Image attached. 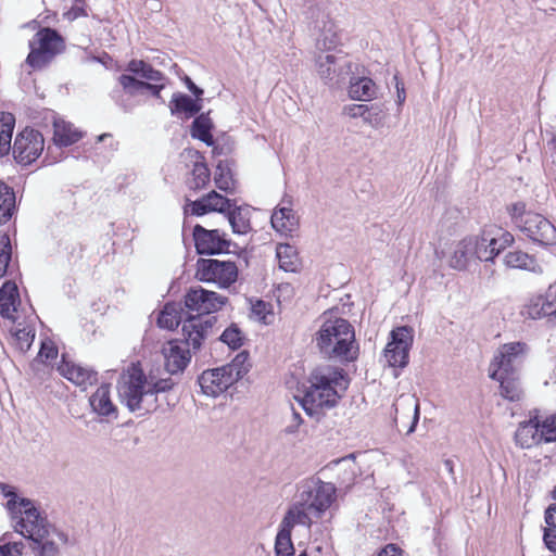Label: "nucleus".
<instances>
[{
  "label": "nucleus",
  "mask_w": 556,
  "mask_h": 556,
  "mask_svg": "<svg viewBox=\"0 0 556 556\" xmlns=\"http://www.w3.org/2000/svg\"><path fill=\"white\" fill-rule=\"evenodd\" d=\"M0 493L7 498L12 528L29 541L34 555L58 556L68 542L67 534L52 525L34 501L20 495L15 486L0 482Z\"/></svg>",
  "instance_id": "nucleus-1"
},
{
  "label": "nucleus",
  "mask_w": 556,
  "mask_h": 556,
  "mask_svg": "<svg viewBox=\"0 0 556 556\" xmlns=\"http://www.w3.org/2000/svg\"><path fill=\"white\" fill-rule=\"evenodd\" d=\"M172 379L147 375L138 364H131L122 375L117 391L122 403L132 413L144 415L156 410L157 394L169 391Z\"/></svg>",
  "instance_id": "nucleus-2"
},
{
  "label": "nucleus",
  "mask_w": 556,
  "mask_h": 556,
  "mask_svg": "<svg viewBox=\"0 0 556 556\" xmlns=\"http://www.w3.org/2000/svg\"><path fill=\"white\" fill-rule=\"evenodd\" d=\"M307 382L301 404L309 416H317L323 409L336 406L349 384L343 371L330 366L314 369Z\"/></svg>",
  "instance_id": "nucleus-3"
},
{
  "label": "nucleus",
  "mask_w": 556,
  "mask_h": 556,
  "mask_svg": "<svg viewBox=\"0 0 556 556\" xmlns=\"http://www.w3.org/2000/svg\"><path fill=\"white\" fill-rule=\"evenodd\" d=\"M318 329L314 341L319 352L329 358H340L346 362L356 359L358 345L355 331L349 320L324 313L318 319Z\"/></svg>",
  "instance_id": "nucleus-4"
},
{
  "label": "nucleus",
  "mask_w": 556,
  "mask_h": 556,
  "mask_svg": "<svg viewBox=\"0 0 556 556\" xmlns=\"http://www.w3.org/2000/svg\"><path fill=\"white\" fill-rule=\"evenodd\" d=\"M212 325V318L203 321L201 318L192 316L185 320L182 325L185 340H170L163 345L162 354L165 368L170 375L186 369L191 359L190 346L193 350L200 349Z\"/></svg>",
  "instance_id": "nucleus-5"
},
{
  "label": "nucleus",
  "mask_w": 556,
  "mask_h": 556,
  "mask_svg": "<svg viewBox=\"0 0 556 556\" xmlns=\"http://www.w3.org/2000/svg\"><path fill=\"white\" fill-rule=\"evenodd\" d=\"M126 71L132 75L122 74L118 77V84L126 94L134 97L148 90L153 97L162 99L161 91L165 88L166 78L160 71L137 59L127 63Z\"/></svg>",
  "instance_id": "nucleus-6"
},
{
  "label": "nucleus",
  "mask_w": 556,
  "mask_h": 556,
  "mask_svg": "<svg viewBox=\"0 0 556 556\" xmlns=\"http://www.w3.org/2000/svg\"><path fill=\"white\" fill-rule=\"evenodd\" d=\"M29 49L26 65L33 70H40L64 51L65 42L56 30L47 27L36 33L29 42Z\"/></svg>",
  "instance_id": "nucleus-7"
},
{
  "label": "nucleus",
  "mask_w": 556,
  "mask_h": 556,
  "mask_svg": "<svg viewBox=\"0 0 556 556\" xmlns=\"http://www.w3.org/2000/svg\"><path fill=\"white\" fill-rule=\"evenodd\" d=\"M528 348L523 342H509L501 345L491 361L490 378H503V375L518 374Z\"/></svg>",
  "instance_id": "nucleus-8"
},
{
  "label": "nucleus",
  "mask_w": 556,
  "mask_h": 556,
  "mask_svg": "<svg viewBox=\"0 0 556 556\" xmlns=\"http://www.w3.org/2000/svg\"><path fill=\"white\" fill-rule=\"evenodd\" d=\"M197 278L204 282H213L220 288H227L237 280L238 268L233 262L218 260H199Z\"/></svg>",
  "instance_id": "nucleus-9"
},
{
  "label": "nucleus",
  "mask_w": 556,
  "mask_h": 556,
  "mask_svg": "<svg viewBox=\"0 0 556 556\" xmlns=\"http://www.w3.org/2000/svg\"><path fill=\"white\" fill-rule=\"evenodd\" d=\"M413 330L406 326L397 327L390 333L383 356L391 367L404 368L408 364L409 350L413 345Z\"/></svg>",
  "instance_id": "nucleus-10"
},
{
  "label": "nucleus",
  "mask_w": 556,
  "mask_h": 556,
  "mask_svg": "<svg viewBox=\"0 0 556 556\" xmlns=\"http://www.w3.org/2000/svg\"><path fill=\"white\" fill-rule=\"evenodd\" d=\"M42 135L30 128H25L15 138L13 155L17 163L28 165L36 161L43 151Z\"/></svg>",
  "instance_id": "nucleus-11"
},
{
  "label": "nucleus",
  "mask_w": 556,
  "mask_h": 556,
  "mask_svg": "<svg viewBox=\"0 0 556 556\" xmlns=\"http://www.w3.org/2000/svg\"><path fill=\"white\" fill-rule=\"evenodd\" d=\"M299 497L318 519L334 502L336 486L330 482H320L314 489L301 492Z\"/></svg>",
  "instance_id": "nucleus-12"
},
{
  "label": "nucleus",
  "mask_w": 556,
  "mask_h": 556,
  "mask_svg": "<svg viewBox=\"0 0 556 556\" xmlns=\"http://www.w3.org/2000/svg\"><path fill=\"white\" fill-rule=\"evenodd\" d=\"M520 231L533 242L542 245L556 244V227L543 215L533 213L525 219Z\"/></svg>",
  "instance_id": "nucleus-13"
},
{
  "label": "nucleus",
  "mask_w": 556,
  "mask_h": 556,
  "mask_svg": "<svg viewBox=\"0 0 556 556\" xmlns=\"http://www.w3.org/2000/svg\"><path fill=\"white\" fill-rule=\"evenodd\" d=\"M195 249L199 254H219L229 251L230 242L218 229L207 230L197 225L193 229Z\"/></svg>",
  "instance_id": "nucleus-14"
},
{
  "label": "nucleus",
  "mask_w": 556,
  "mask_h": 556,
  "mask_svg": "<svg viewBox=\"0 0 556 556\" xmlns=\"http://www.w3.org/2000/svg\"><path fill=\"white\" fill-rule=\"evenodd\" d=\"M555 293L549 287L545 294H531L520 308V315L525 319L538 320L544 317L552 319V312L555 309Z\"/></svg>",
  "instance_id": "nucleus-15"
},
{
  "label": "nucleus",
  "mask_w": 556,
  "mask_h": 556,
  "mask_svg": "<svg viewBox=\"0 0 556 556\" xmlns=\"http://www.w3.org/2000/svg\"><path fill=\"white\" fill-rule=\"evenodd\" d=\"M394 408L397 427L406 429V434L413 433L419 420V400L413 394H402L394 403Z\"/></svg>",
  "instance_id": "nucleus-16"
},
{
  "label": "nucleus",
  "mask_w": 556,
  "mask_h": 556,
  "mask_svg": "<svg viewBox=\"0 0 556 556\" xmlns=\"http://www.w3.org/2000/svg\"><path fill=\"white\" fill-rule=\"evenodd\" d=\"M224 303L225 298L202 288L190 289L185 299L187 308L198 315H208L219 309Z\"/></svg>",
  "instance_id": "nucleus-17"
},
{
  "label": "nucleus",
  "mask_w": 556,
  "mask_h": 556,
  "mask_svg": "<svg viewBox=\"0 0 556 556\" xmlns=\"http://www.w3.org/2000/svg\"><path fill=\"white\" fill-rule=\"evenodd\" d=\"M233 377L222 366L203 371L199 377V384L204 394L216 397L236 382Z\"/></svg>",
  "instance_id": "nucleus-18"
},
{
  "label": "nucleus",
  "mask_w": 556,
  "mask_h": 556,
  "mask_svg": "<svg viewBox=\"0 0 556 556\" xmlns=\"http://www.w3.org/2000/svg\"><path fill=\"white\" fill-rule=\"evenodd\" d=\"M477 240L473 237H465L456 241L448 256V266L456 270H466L477 256Z\"/></svg>",
  "instance_id": "nucleus-19"
},
{
  "label": "nucleus",
  "mask_w": 556,
  "mask_h": 556,
  "mask_svg": "<svg viewBox=\"0 0 556 556\" xmlns=\"http://www.w3.org/2000/svg\"><path fill=\"white\" fill-rule=\"evenodd\" d=\"M316 67L323 80L332 81L336 77L344 79V75L351 70V64L344 58L319 53L316 56Z\"/></svg>",
  "instance_id": "nucleus-20"
},
{
  "label": "nucleus",
  "mask_w": 556,
  "mask_h": 556,
  "mask_svg": "<svg viewBox=\"0 0 556 556\" xmlns=\"http://www.w3.org/2000/svg\"><path fill=\"white\" fill-rule=\"evenodd\" d=\"M231 206L232 204L229 199L216 191H211L201 199L190 202L186 206V211L200 216L210 212L227 213Z\"/></svg>",
  "instance_id": "nucleus-21"
},
{
  "label": "nucleus",
  "mask_w": 556,
  "mask_h": 556,
  "mask_svg": "<svg viewBox=\"0 0 556 556\" xmlns=\"http://www.w3.org/2000/svg\"><path fill=\"white\" fill-rule=\"evenodd\" d=\"M314 519L315 517L313 514L299 497L288 508L279 526L291 532L295 526H304L307 529H311Z\"/></svg>",
  "instance_id": "nucleus-22"
},
{
  "label": "nucleus",
  "mask_w": 556,
  "mask_h": 556,
  "mask_svg": "<svg viewBox=\"0 0 556 556\" xmlns=\"http://www.w3.org/2000/svg\"><path fill=\"white\" fill-rule=\"evenodd\" d=\"M58 371L68 381L83 388L92 384L97 380V374L94 371L73 362H68L65 358H63L58 366Z\"/></svg>",
  "instance_id": "nucleus-23"
},
{
  "label": "nucleus",
  "mask_w": 556,
  "mask_h": 556,
  "mask_svg": "<svg viewBox=\"0 0 556 556\" xmlns=\"http://www.w3.org/2000/svg\"><path fill=\"white\" fill-rule=\"evenodd\" d=\"M92 412L108 418H117V408L111 400L109 384L100 386L89 399Z\"/></svg>",
  "instance_id": "nucleus-24"
},
{
  "label": "nucleus",
  "mask_w": 556,
  "mask_h": 556,
  "mask_svg": "<svg viewBox=\"0 0 556 556\" xmlns=\"http://www.w3.org/2000/svg\"><path fill=\"white\" fill-rule=\"evenodd\" d=\"M273 228L282 236H288L299 227V217L290 206L277 207L271 214Z\"/></svg>",
  "instance_id": "nucleus-25"
},
{
  "label": "nucleus",
  "mask_w": 556,
  "mask_h": 556,
  "mask_svg": "<svg viewBox=\"0 0 556 556\" xmlns=\"http://www.w3.org/2000/svg\"><path fill=\"white\" fill-rule=\"evenodd\" d=\"M494 230H496V226H490L484 228L480 235L472 236L477 240L476 260L488 262L492 261L498 254Z\"/></svg>",
  "instance_id": "nucleus-26"
},
{
  "label": "nucleus",
  "mask_w": 556,
  "mask_h": 556,
  "mask_svg": "<svg viewBox=\"0 0 556 556\" xmlns=\"http://www.w3.org/2000/svg\"><path fill=\"white\" fill-rule=\"evenodd\" d=\"M515 440L522 448H529L542 442V434H540V421L532 418L519 425Z\"/></svg>",
  "instance_id": "nucleus-27"
},
{
  "label": "nucleus",
  "mask_w": 556,
  "mask_h": 556,
  "mask_svg": "<svg viewBox=\"0 0 556 556\" xmlns=\"http://www.w3.org/2000/svg\"><path fill=\"white\" fill-rule=\"evenodd\" d=\"M378 94V87L371 78H353L349 86V96L357 101H371Z\"/></svg>",
  "instance_id": "nucleus-28"
},
{
  "label": "nucleus",
  "mask_w": 556,
  "mask_h": 556,
  "mask_svg": "<svg viewBox=\"0 0 556 556\" xmlns=\"http://www.w3.org/2000/svg\"><path fill=\"white\" fill-rule=\"evenodd\" d=\"M18 301V290L14 282L7 281L0 289V315L2 317L16 320V303Z\"/></svg>",
  "instance_id": "nucleus-29"
},
{
  "label": "nucleus",
  "mask_w": 556,
  "mask_h": 556,
  "mask_svg": "<svg viewBox=\"0 0 556 556\" xmlns=\"http://www.w3.org/2000/svg\"><path fill=\"white\" fill-rule=\"evenodd\" d=\"M53 140L55 144L67 147L77 142L81 138L79 132L74 126L61 117H55L53 121Z\"/></svg>",
  "instance_id": "nucleus-30"
},
{
  "label": "nucleus",
  "mask_w": 556,
  "mask_h": 556,
  "mask_svg": "<svg viewBox=\"0 0 556 556\" xmlns=\"http://www.w3.org/2000/svg\"><path fill=\"white\" fill-rule=\"evenodd\" d=\"M333 468L337 471L339 483L342 486H350L359 473V468L353 455L333 462Z\"/></svg>",
  "instance_id": "nucleus-31"
},
{
  "label": "nucleus",
  "mask_w": 556,
  "mask_h": 556,
  "mask_svg": "<svg viewBox=\"0 0 556 556\" xmlns=\"http://www.w3.org/2000/svg\"><path fill=\"white\" fill-rule=\"evenodd\" d=\"M500 382L501 395L511 402H518L523 397L518 374L503 375V378H492Z\"/></svg>",
  "instance_id": "nucleus-32"
},
{
  "label": "nucleus",
  "mask_w": 556,
  "mask_h": 556,
  "mask_svg": "<svg viewBox=\"0 0 556 556\" xmlns=\"http://www.w3.org/2000/svg\"><path fill=\"white\" fill-rule=\"evenodd\" d=\"M15 125L13 114L0 112V157L8 155L12 146V135Z\"/></svg>",
  "instance_id": "nucleus-33"
},
{
  "label": "nucleus",
  "mask_w": 556,
  "mask_h": 556,
  "mask_svg": "<svg viewBox=\"0 0 556 556\" xmlns=\"http://www.w3.org/2000/svg\"><path fill=\"white\" fill-rule=\"evenodd\" d=\"M276 256L279 267L289 273H294L299 268L298 252L294 247L288 243H279L276 248Z\"/></svg>",
  "instance_id": "nucleus-34"
},
{
  "label": "nucleus",
  "mask_w": 556,
  "mask_h": 556,
  "mask_svg": "<svg viewBox=\"0 0 556 556\" xmlns=\"http://www.w3.org/2000/svg\"><path fill=\"white\" fill-rule=\"evenodd\" d=\"M227 219L232 228L233 233L237 235H247L251 231V223H250V210L244 207H236L235 210H229L227 213Z\"/></svg>",
  "instance_id": "nucleus-35"
},
{
  "label": "nucleus",
  "mask_w": 556,
  "mask_h": 556,
  "mask_svg": "<svg viewBox=\"0 0 556 556\" xmlns=\"http://www.w3.org/2000/svg\"><path fill=\"white\" fill-rule=\"evenodd\" d=\"M504 264L509 268L527 269L536 271L539 265L536 260L522 251H510L504 256Z\"/></svg>",
  "instance_id": "nucleus-36"
},
{
  "label": "nucleus",
  "mask_w": 556,
  "mask_h": 556,
  "mask_svg": "<svg viewBox=\"0 0 556 556\" xmlns=\"http://www.w3.org/2000/svg\"><path fill=\"white\" fill-rule=\"evenodd\" d=\"M11 336L12 343L18 351L24 353L28 351L33 344L35 339V329L29 325L22 326V324L18 323L11 329Z\"/></svg>",
  "instance_id": "nucleus-37"
},
{
  "label": "nucleus",
  "mask_w": 556,
  "mask_h": 556,
  "mask_svg": "<svg viewBox=\"0 0 556 556\" xmlns=\"http://www.w3.org/2000/svg\"><path fill=\"white\" fill-rule=\"evenodd\" d=\"M182 308L179 303H168L161 311L157 317V325L161 328L172 330L181 321Z\"/></svg>",
  "instance_id": "nucleus-38"
},
{
  "label": "nucleus",
  "mask_w": 556,
  "mask_h": 556,
  "mask_svg": "<svg viewBox=\"0 0 556 556\" xmlns=\"http://www.w3.org/2000/svg\"><path fill=\"white\" fill-rule=\"evenodd\" d=\"M15 194L13 190L0 181V225L5 224L13 215Z\"/></svg>",
  "instance_id": "nucleus-39"
},
{
  "label": "nucleus",
  "mask_w": 556,
  "mask_h": 556,
  "mask_svg": "<svg viewBox=\"0 0 556 556\" xmlns=\"http://www.w3.org/2000/svg\"><path fill=\"white\" fill-rule=\"evenodd\" d=\"M212 122L205 114L198 116L192 124L191 135L193 138H198L207 146L214 143L213 136L211 134Z\"/></svg>",
  "instance_id": "nucleus-40"
},
{
  "label": "nucleus",
  "mask_w": 556,
  "mask_h": 556,
  "mask_svg": "<svg viewBox=\"0 0 556 556\" xmlns=\"http://www.w3.org/2000/svg\"><path fill=\"white\" fill-rule=\"evenodd\" d=\"M194 154L197 156V161L193 165L190 187L193 189H202L210 181V170L204 162L199 161L202 156L198 152H194Z\"/></svg>",
  "instance_id": "nucleus-41"
},
{
  "label": "nucleus",
  "mask_w": 556,
  "mask_h": 556,
  "mask_svg": "<svg viewBox=\"0 0 556 556\" xmlns=\"http://www.w3.org/2000/svg\"><path fill=\"white\" fill-rule=\"evenodd\" d=\"M223 367L227 370V372H230L232 376H235L233 380L237 382L250 369L249 354L247 352H240L236 355L231 363L224 365Z\"/></svg>",
  "instance_id": "nucleus-42"
},
{
  "label": "nucleus",
  "mask_w": 556,
  "mask_h": 556,
  "mask_svg": "<svg viewBox=\"0 0 556 556\" xmlns=\"http://www.w3.org/2000/svg\"><path fill=\"white\" fill-rule=\"evenodd\" d=\"M276 556H293L294 546L291 540V531L279 526L275 541Z\"/></svg>",
  "instance_id": "nucleus-43"
},
{
  "label": "nucleus",
  "mask_w": 556,
  "mask_h": 556,
  "mask_svg": "<svg viewBox=\"0 0 556 556\" xmlns=\"http://www.w3.org/2000/svg\"><path fill=\"white\" fill-rule=\"evenodd\" d=\"M172 103L174 104L172 113L184 112L188 117L197 114L201 110V105L186 94H175Z\"/></svg>",
  "instance_id": "nucleus-44"
},
{
  "label": "nucleus",
  "mask_w": 556,
  "mask_h": 556,
  "mask_svg": "<svg viewBox=\"0 0 556 556\" xmlns=\"http://www.w3.org/2000/svg\"><path fill=\"white\" fill-rule=\"evenodd\" d=\"M386 112L381 105L372 104L368 106L364 123L374 129L382 128L386 124Z\"/></svg>",
  "instance_id": "nucleus-45"
},
{
  "label": "nucleus",
  "mask_w": 556,
  "mask_h": 556,
  "mask_svg": "<svg viewBox=\"0 0 556 556\" xmlns=\"http://www.w3.org/2000/svg\"><path fill=\"white\" fill-rule=\"evenodd\" d=\"M214 181L218 189L229 191L233 188V179L227 164L219 163L216 167Z\"/></svg>",
  "instance_id": "nucleus-46"
},
{
  "label": "nucleus",
  "mask_w": 556,
  "mask_h": 556,
  "mask_svg": "<svg viewBox=\"0 0 556 556\" xmlns=\"http://www.w3.org/2000/svg\"><path fill=\"white\" fill-rule=\"evenodd\" d=\"M508 215L510 216L513 223L520 229L525 219H527L528 215L533 214V212L527 211V205L522 201H518L515 203H510L506 207Z\"/></svg>",
  "instance_id": "nucleus-47"
},
{
  "label": "nucleus",
  "mask_w": 556,
  "mask_h": 556,
  "mask_svg": "<svg viewBox=\"0 0 556 556\" xmlns=\"http://www.w3.org/2000/svg\"><path fill=\"white\" fill-rule=\"evenodd\" d=\"M58 349L54 343L50 340L42 341L37 358L34 361V365L42 363L46 366L51 365L58 357Z\"/></svg>",
  "instance_id": "nucleus-48"
},
{
  "label": "nucleus",
  "mask_w": 556,
  "mask_h": 556,
  "mask_svg": "<svg viewBox=\"0 0 556 556\" xmlns=\"http://www.w3.org/2000/svg\"><path fill=\"white\" fill-rule=\"evenodd\" d=\"M220 340L230 349H239L243 343V336L237 326H230L224 330Z\"/></svg>",
  "instance_id": "nucleus-49"
},
{
  "label": "nucleus",
  "mask_w": 556,
  "mask_h": 556,
  "mask_svg": "<svg viewBox=\"0 0 556 556\" xmlns=\"http://www.w3.org/2000/svg\"><path fill=\"white\" fill-rule=\"evenodd\" d=\"M540 434H542V442L556 441V415L540 422Z\"/></svg>",
  "instance_id": "nucleus-50"
},
{
  "label": "nucleus",
  "mask_w": 556,
  "mask_h": 556,
  "mask_svg": "<svg viewBox=\"0 0 556 556\" xmlns=\"http://www.w3.org/2000/svg\"><path fill=\"white\" fill-rule=\"evenodd\" d=\"M11 260V244L7 235L0 237V276H4Z\"/></svg>",
  "instance_id": "nucleus-51"
},
{
  "label": "nucleus",
  "mask_w": 556,
  "mask_h": 556,
  "mask_svg": "<svg viewBox=\"0 0 556 556\" xmlns=\"http://www.w3.org/2000/svg\"><path fill=\"white\" fill-rule=\"evenodd\" d=\"M25 545L23 542H9L0 545V556H22Z\"/></svg>",
  "instance_id": "nucleus-52"
},
{
  "label": "nucleus",
  "mask_w": 556,
  "mask_h": 556,
  "mask_svg": "<svg viewBox=\"0 0 556 556\" xmlns=\"http://www.w3.org/2000/svg\"><path fill=\"white\" fill-rule=\"evenodd\" d=\"M294 295V288L291 283L283 282L277 286L275 296L279 303L290 301Z\"/></svg>",
  "instance_id": "nucleus-53"
},
{
  "label": "nucleus",
  "mask_w": 556,
  "mask_h": 556,
  "mask_svg": "<svg viewBox=\"0 0 556 556\" xmlns=\"http://www.w3.org/2000/svg\"><path fill=\"white\" fill-rule=\"evenodd\" d=\"M494 236L495 240L497 241L496 247L498 249V253L506 249L508 245H510L514 241V238L509 232L503 231L501 228L497 227L496 230H494Z\"/></svg>",
  "instance_id": "nucleus-54"
},
{
  "label": "nucleus",
  "mask_w": 556,
  "mask_h": 556,
  "mask_svg": "<svg viewBox=\"0 0 556 556\" xmlns=\"http://www.w3.org/2000/svg\"><path fill=\"white\" fill-rule=\"evenodd\" d=\"M368 106L366 104H350L344 106L343 112L351 118L362 117L365 118L366 112L368 111Z\"/></svg>",
  "instance_id": "nucleus-55"
},
{
  "label": "nucleus",
  "mask_w": 556,
  "mask_h": 556,
  "mask_svg": "<svg viewBox=\"0 0 556 556\" xmlns=\"http://www.w3.org/2000/svg\"><path fill=\"white\" fill-rule=\"evenodd\" d=\"M80 16H87V12L85 11V9L83 7H79V5H73L70 10H67L63 14V17L70 22H73Z\"/></svg>",
  "instance_id": "nucleus-56"
},
{
  "label": "nucleus",
  "mask_w": 556,
  "mask_h": 556,
  "mask_svg": "<svg viewBox=\"0 0 556 556\" xmlns=\"http://www.w3.org/2000/svg\"><path fill=\"white\" fill-rule=\"evenodd\" d=\"M554 498L556 500V486L553 492ZM545 522L549 527H556V502L547 507L545 510Z\"/></svg>",
  "instance_id": "nucleus-57"
},
{
  "label": "nucleus",
  "mask_w": 556,
  "mask_h": 556,
  "mask_svg": "<svg viewBox=\"0 0 556 556\" xmlns=\"http://www.w3.org/2000/svg\"><path fill=\"white\" fill-rule=\"evenodd\" d=\"M378 556H404V554L395 544H389L378 554Z\"/></svg>",
  "instance_id": "nucleus-58"
},
{
  "label": "nucleus",
  "mask_w": 556,
  "mask_h": 556,
  "mask_svg": "<svg viewBox=\"0 0 556 556\" xmlns=\"http://www.w3.org/2000/svg\"><path fill=\"white\" fill-rule=\"evenodd\" d=\"M266 303L263 301H257L253 305V313H255L257 316H261V318L265 319V311H266Z\"/></svg>",
  "instance_id": "nucleus-59"
},
{
  "label": "nucleus",
  "mask_w": 556,
  "mask_h": 556,
  "mask_svg": "<svg viewBox=\"0 0 556 556\" xmlns=\"http://www.w3.org/2000/svg\"><path fill=\"white\" fill-rule=\"evenodd\" d=\"M187 85H188V88L189 90L197 97L199 98L202 93H203V90L200 89L199 87H197L189 78L187 79Z\"/></svg>",
  "instance_id": "nucleus-60"
},
{
  "label": "nucleus",
  "mask_w": 556,
  "mask_h": 556,
  "mask_svg": "<svg viewBox=\"0 0 556 556\" xmlns=\"http://www.w3.org/2000/svg\"><path fill=\"white\" fill-rule=\"evenodd\" d=\"M396 89H397V102L400 104H402L404 101H405V91H404V88L401 87L400 88V85L396 84Z\"/></svg>",
  "instance_id": "nucleus-61"
},
{
  "label": "nucleus",
  "mask_w": 556,
  "mask_h": 556,
  "mask_svg": "<svg viewBox=\"0 0 556 556\" xmlns=\"http://www.w3.org/2000/svg\"><path fill=\"white\" fill-rule=\"evenodd\" d=\"M552 321L556 323V308L552 312Z\"/></svg>",
  "instance_id": "nucleus-62"
},
{
  "label": "nucleus",
  "mask_w": 556,
  "mask_h": 556,
  "mask_svg": "<svg viewBox=\"0 0 556 556\" xmlns=\"http://www.w3.org/2000/svg\"><path fill=\"white\" fill-rule=\"evenodd\" d=\"M106 136H108V135H105V134H104V135L99 136V141H102V140L104 139V137H106Z\"/></svg>",
  "instance_id": "nucleus-63"
},
{
  "label": "nucleus",
  "mask_w": 556,
  "mask_h": 556,
  "mask_svg": "<svg viewBox=\"0 0 556 556\" xmlns=\"http://www.w3.org/2000/svg\"><path fill=\"white\" fill-rule=\"evenodd\" d=\"M299 556H307L305 553H301Z\"/></svg>",
  "instance_id": "nucleus-64"
}]
</instances>
